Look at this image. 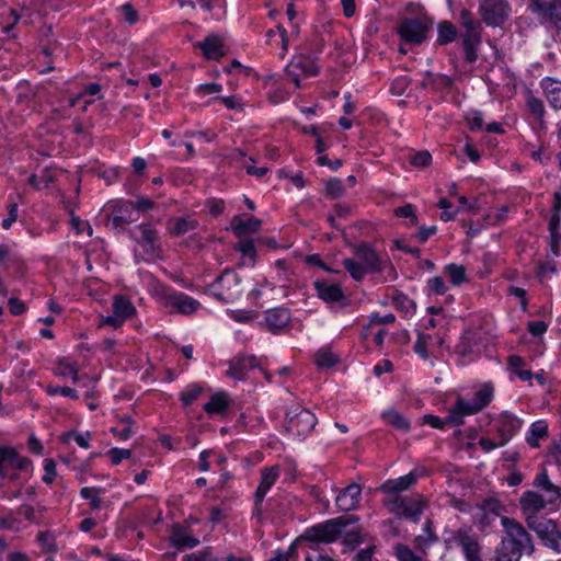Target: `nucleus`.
I'll list each match as a JSON object with an SVG mask.
<instances>
[{
  "label": "nucleus",
  "instance_id": "obj_1",
  "mask_svg": "<svg viewBox=\"0 0 561 561\" xmlns=\"http://www.w3.org/2000/svg\"><path fill=\"white\" fill-rule=\"evenodd\" d=\"M504 536L495 547L493 561H520L523 554H533L535 546L530 534L514 518L503 516Z\"/></svg>",
  "mask_w": 561,
  "mask_h": 561
},
{
  "label": "nucleus",
  "instance_id": "obj_2",
  "mask_svg": "<svg viewBox=\"0 0 561 561\" xmlns=\"http://www.w3.org/2000/svg\"><path fill=\"white\" fill-rule=\"evenodd\" d=\"M380 255L367 243L362 242L354 249V257L343 260V266L351 277L359 282L367 274L380 273L383 268Z\"/></svg>",
  "mask_w": 561,
  "mask_h": 561
},
{
  "label": "nucleus",
  "instance_id": "obj_3",
  "mask_svg": "<svg viewBox=\"0 0 561 561\" xmlns=\"http://www.w3.org/2000/svg\"><path fill=\"white\" fill-rule=\"evenodd\" d=\"M319 72V68L314 60L307 55L295 56L285 68V78L293 84V89L277 88L275 89L270 99L274 103H280L289 99L293 90L300 88V77H313Z\"/></svg>",
  "mask_w": 561,
  "mask_h": 561
},
{
  "label": "nucleus",
  "instance_id": "obj_4",
  "mask_svg": "<svg viewBox=\"0 0 561 561\" xmlns=\"http://www.w3.org/2000/svg\"><path fill=\"white\" fill-rule=\"evenodd\" d=\"M435 20L419 2L407 3L399 16V35H426L433 31Z\"/></svg>",
  "mask_w": 561,
  "mask_h": 561
},
{
  "label": "nucleus",
  "instance_id": "obj_5",
  "mask_svg": "<svg viewBox=\"0 0 561 561\" xmlns=\"http://www.w3.org/2000/svg\"><path fill=\"white\" fill-rule=\"evenodd\" d=\"M444 546L447 550L460 548L466 561H483L479 538L471 527L445 530Z\"/></svg>",
  "mask_w": 561,
  "mask_h": 561
},
{
  "label": "nucleus",
  "instance_id": "obj_6",
  "mask_svg": "<svg viewBox=\"0 0 561 561\" xmlns=\"http://www.w3.org/2000/svg\"><path fill=\"white\" fill-rule=\"evenodd\" d=\"M382 503L389 513L413 523L420 522L427 507V501L422 494L383 497Z\"/></svg>",
  "mask_w": 561,
  "mask_h": 561
},
{
  "label": "nucleus",
  "instance_id": "obj_7",
  "mask_svg": "<svg viewBox=\"0 0 561 561\" xmlns=\"http://www.w3.org/2000/svg\"><path fill=\"white\" fill-rule=\"evenodd\" d=\"M207 293L221 302H233L242 295L241 278L236 272L226 270L208 285Z\"/></svg>",
  "mask_w": 561,
  "mask_h": 561
},
{
  "label": "nucleus",
  "instance_id": "obj_8",
  "mask_svg": "<svg viewBox=\"0 0 561 561\" xmlns=\"http://www.w3.org/2000/svg\"><path fill=\"white\" fill-rule=\"evenodd\" d=\"M527 526L536 533L546 547L556 553L561 552V527L556 520L546 517H530Z\"/></svg>",
  "mask_w": 561,
  "mask_h": 561
},
{
  "label": "nucleus",
  "instance_id": "obj_9",
  "mask_svg": "<svg viewBox=\"0 0 561 561\" xmlns=\"http://www.w3.org/2000/svg\"><path fill=\"white\" fill-rule=\"evenodd\" d=\"M347 525L346 517H337L308 528L305 538L312 542L330 543L335 541Z\"/></svg>",
  "mask_w": 561,
  "mask_h": 561
},
{
  "label": "nucleus",
  "instance_id": "obj_10",
  "mask_svg": "<svg viewBox=\"0 0 561 561\" xmlns=\"http://www.w3.org/2000/svg\"><path fill=\"white\" fill-rule=\"evenodd\" d=\"M286 417V431L299 439L306 438L317 424L316 415L307 409L291 410Z\"/></svg>",
  "mask_w": 561,
  "mask_h": 561
},
{
  "label": "nucleus",
  "instance_id": "obj_11",
  "mask_svg": "<svg viewBox=\"0 0 561 561\" xmlns=\"http://www.w3.org/2000/svg\"><path fill=\"white\" fill-rule=\"evenodd\" d=\"M130 238L141 248L145 260L154 259L159 251V238L156 229L148 224H140L135 226L129 231Z\"/></svg>",
  "mask_w": 561,
  "mask_h": 561
},
{
  "label": "nucleus",
  "instance_id": "obj_12",
  "mask_svg": "<svg viewBox=\"0 0 561 561\" xmlns=\"http://www.w3.org/2000/svg\"><path fill=\"white\" fill-rule=\"evenodd\" d=\"M31 461L21 457L18 451L8 446H0V477L9 480L18 479V470H26Z\"/></svg>",
  "mask_w": 561,
  "mask_h": 561
},
{
  "label": "nucleus",
  "instance_id": "obj_13",
  "mask_svg": "<svg viewBox=\"0 0 561 561\" xmlns=\"http://www.w3.org/2000/svg\"><path fill=\"white\" fill-rule=\"evenodd\" d=\"M479 11L488 25L500 26L511 15L507 0H479Z\"/></svg>",
  "mask_w": 561,
  "mask_h": 561
},
{
  "label": "nucleus",
  "instance_id": "obj_14",
  "mask_svg": "<svg viewBox=\"0 0 561 561\" xmlns=\"http://www.w3.org/2000/svg\"><path fill=\"white\" fill-rule=\"evenodd\" d=\"M530 7L543 22L561 30V0H530Z\"/></svg>",
  "mask_w": 561,
  "mask_h": 561
},
{
  "label": "nucleus",
  "instance_id": "obj_15",
  "mask_svg": "<svg viewBox=\"0 0 561 561\" xmlns=\"http://www.w3.org/2000/svg\"><path fill=\"white\" fill-rule=\"evenodd\" d=\"M313 285L318 297L327 304H337L340 307L348 306L350 300L339 284L318 279Z\"/></svg>",
  "mask_w": 561,
  "mask_h": 561
},
{
  "label": "nucleus",
  "instance_id": "obj_16",
  "mask_svg": "<svg viewBox=\"0 0 561 561\" xmlns=\"http://www.w3.org/2000/svg\"><path fill=\"white\" fill-rule=\"evenodd\" d=\"M547 506H551L542 494L536 491H526L519 499V507L524 514L525 522L528 525V518L540 517L539 512L543 511Z\"/></svg>",
  "mask_w": 561,
  "mask_h": 561
},
{
  "label": "nucleus",
  "instance_id": "obj_17",
  "mask_svg": "<svg viewBox=\"0 0 561 561\" xmlns=\"http://www.w3.org/2000/svg\"><path fill=\"white\" fill-rule=\"evenodd\" d=\"M494 425L501 438L500 445H505L520 430L522 421L510 412H502L495 420Z\"/></svg>",
  "mask_w": 561,
  "mask_h": 561
},
{
  "label": "nucleus",
  "instance_id": "obj_18",
  "mask_svg": "<svg viewBox=\"0 0 561 561\" xmlns=\"http://www.w3.org/2000/svg\"><path fill=\"white\" fill-rule=\"evenodd\" d=\"M533 486L543 493V497L551 506H558L561 500V488L550 480L547 469L543 468L536 474Z\"/></svg>",
  "mask_w": 561,
  "mask_h": 561
},
{
  "label": "nucleus",
  "instance_id": "obj_19",
  "mask_svg": "<svg viewBox=\"0 0 561 561\" xmlns=\"http://www.w3.org/2000/svg\"><path fill=\"white\" fill-rule=\"evenodd\" d=\"M478 524L480 528L484 529L490 527L501 515L503 505L497 499L488 497L478 504Z\"/></svg>",
  "mask_w": 561,
  "mask_h": 561
},
{
  "label": "nucleus",
  "instance_id": "obj_20",
  "mask_svg": "<svg viewBox=\"0 0 561 561\" xmlns=\"http://www.w3.org/2000/svg\"><path fill=\"white\" fill-rule=\"evenodd\" d=\"M165 302L168 307L185 316L194 313L201 306L196 299L181 291L169 293Z\"/></svg>",
  "mask_w": 561,
  "mask_h": 561
},
{
  "label": "nucleus",
  "instance_id": "obj_21",
  "mask_svg": "<svg viewBox=\"0 0 561 561\" xmlns=\"http://www.w3.org/2000/svg\"><path fill=\"white\" fill-rule=\"evenodd\" d=\"M360 496V485L357 483H351L337 493L335 504L341 512H350L358 507Z\"/></svg>",
  "mask_w": 561,
  "mask_h": 561
},
{
  "label": "nucleus",
  "instance_id": "obj_22",
  "mask_svg": "<svg viewBox=\"0 0 561 561\" xmlns=\"http://www.w3.org/2000/svg\"><path fill=\"white\" fill-rule=\"evenodd\" d=\"M279 477L278 467H270L264 468L261 472V481L255 491L254 500H255V511L257 514L261 512V506L264 501L265 495L271 490V488L275 484Z\"/></svg>",
  "mask_w": 561,
  "mask_h": 561
},
{
  "label": "nucleus",
  "instance_id": "obj_23",
  "mask_svg": "<svg viewBox=\"0 0 561 561\" xmlns=\"http://www.w3.org/2000/svg\"><path fill=\"white\" fill-rule=\"evenodd\" d=\"M416 480V476L413 472H410L397 479L386 480L380 485V491L385 494V497L402 496V492L412 486Z\"/></svg>",
  "mask_w": 561,
  "mask_h": 561
},
{
  "label": "nucleus",
  "instance_id": "obj_24",
  "mask_svg": "<svg viewBox=\"0 0 561 561\" xmlns=\"http://www.w3.org/2000/svg\"><path fill=\"white\" fill-rule=\"evenodd\" d=\"M479 412V409L471 400L459 397L454 407L449 410L447 421L451 422L454 426H459L463 423L465 416L473 415Z\"/></svg>",
  "mask_w": 561,
  "mask_h": 561
},
{
  "label": "nucleus",
  "instance_id": "obj_25",
  "mask_svg": "<svg viewBox=\"0 0 561 561\" xmlns=\"http://www.w3.org/2000/svg\"><path fill=\"white\" fill-rule=\"evenodd\" d=\"M202 50L203 56L209 60H219L228 51L222 37H205L204 41L194 44Z\"/></svg>",
  "mask_w": 561,
  "mask_h": 561
},
{
  "label": "nucleus",
  "instance_id": "obj_26",
  "mask_svg": "<svg viewBox=\"0 0 561 561\" xmlns=\"http://www.w3.org/2000/svg\"><path fill=\"white\" fill-rule=\"evenodd\" d=\"M256 367H259V360L255 356H237L230 360L227 375L234 379L242 380L245 378L249 370Z\"/></svg>",
  "mask_w": 561,
  "mask_h": 561
},
{
  "label": "nucleus",
  "instance_id": "obj_27",
  "mask_svg": "<svg viewBox=\"0 0 561 561\" xmlns=\"http://www.w3.org/2000/svg\"><path fill=\"white\" fill-rule=\"evenodd\" d=\"M290 319V311L283 307L267 310L264 317L267 329L273 333H278L287 328Z\"/></svg>",
  "mask_w": 561,
  "mask_h": 561
},
{
  "label": "nucleus",
  "instance_id": "obj_28",
  "mask_svg": "<svg viewBox=\"0 0 561 561\" xmlns=\"http://www.w3.org/2000/svg\"><path fill=\"white\" fill-rule=\"evenodd\" d=\"M540 85L549 105L556 111H561V81L546 77L540 81Z\"/></svg>",
  "mask_w": 561,
  "mask_h": 561
},
{
  "label": "nucleus",
  "instance_id": "obj_29",
  "mask_svg": "<svg viewBox=\"0 0 561 561\" xmlns=\"http://www.w3.org/2000/svg\"><path fill=\"white\" fill-rule=\"evenodd\" d=\"M198 227V221L191 217H175L168 220L167 229L172 237H181Z\"/></svg>",
  "mask_w": 561,
  "mask_h": 561
},
{
  "label": "nucleus",
  "instance_id": "obj_30",
  "mask_svg": "<svg viewBox=\"0 0 561 561\" xmlns=\"http://www.w3.org/2000/svg\"><path fill=\"white\" fill-rule=\"evenodd\" d=\"M423 534L417 535L413 545L416 551L421 552L423 556L427 554L430 547L438 541V536L435 534L433 529V522L427 519L423 525Z\"/></svg>",
  "mask_w": 561,
  "mask_h": 561
},
{
  "label": "nucleus",
  "instance_id": "obj_31",
  "mask_svg": "<svg viewBox=\"0 0 561 561\" xmlns=\"http://www.w3.org/2000/svg\"><path fill=\"white\" fill-rule=\"evenodd\" d=\"M170 542L176 549L183 550L186 548L197 547L199 545V539L191 536L184 527L176 525L172 529Z\"/></svg>",
  "mask_w": 561,
  "mask_h": 561
},
{
  "label": "nucleus",
  "instance_id": "obj_32",
  "mask_svg": "<svg viewBox=\"0 0 561 561\" xmlns=\"http://www.w3.org/2000/svg\"><path fill=\"white\" fill-rule=\"evenodd\" d=\"M262 221L256 217L243 219L240 215H236L231 220V228L233 233L241 238L250 232H257L261 228Z\"/></svg>",
  "mask_w": 561,
  "mask_h": 561
},
{
  "label": "nucleus",
  "instance_id": "obj_33",
  "mask_svg": "<svg viewBox=\"0 0 561 561\" xmlns=\"http://www.w3.org/2000/svg\"><path fill=\"white\" fill-rule=\"evenodd\" d=\"M55 375L62 378L69 376L71 377L72 382H82V386H87V381H90L88 375H79L78 367L66 359H59L57 362Z\"/></svg>",
  "mask_w": 561,
  "mask_h": 561
},
{
  "label": "nucleus",
  "instance_id": "obj_34",
  "mask_svg": "<svg viewBox=\"0 0 561 561\" xmlns=\"http://www.w3.org/2000/svg\"><path fill=\"white\" fill-rule=\"evenodd\" d=\"M525 104L530 115L540 124V126H543V118L546 115L543 101L536 96L530 90H527L525 92Z\"/></svg>",
  "mask_w": 561,
  "mask_h": 561
},
{
  "label": "nucleus",
  "instance_id": "obj_35",
  "mask_svg": "<svg viewBox=\"0 0 561 561\" xmlns=\"http://www.w3.org/2000/svg\"><path fill=\"white\" fill-rule=\"evenodd\" d=\"M494 398V386L492 382L482 383L472 394L470 399L481 412L486 408Z\"/></svg>",
  "mask_w": 561,
  "mask_h": 561
},
{
  "label": "nucleus",
  "instance_id": "obj_36",
  "mask_svg": "<svg viewBox=\"0 0 561 561\" xmlns=\"http://www.w3.org/2000/svg\"><path fill=\"white\" fill-rule=\"evenodd\" d=\"M230 405L228 394L226 392H217L213 394L207 403L204 404V411L211 414H222Z\"/></svg>",
  "mask_w": 561,
  "mask_h": 561
},
{
  "label": "nucleus",
  "instance_id": "obj_37",
  "mask_svg": "<svg viewBox=\"0 0 561 561\" xmlns=\"http://www.w3.org/2000/svg\"><path fill=\"white\" fill-rule=\"evenodd\" d=\"M112 311L126 321L136 313V308L127 297L116 295L113 299Z\"/></svg>",
  "mask_w": 561,
  "mask_h": 561
},
{
  "label": "nucleus",
  "instance_id": "obj_38",
  "mask_svg": "<svg viewBox=\"0 0 561 561\" xmlns=\"http://www.w3.org/2000/svg\"><path fill=\"white\" fill-rule=\"evenodd\" d=\"M548 436V425L545 421H537L530 425L526 436L527 444L533 448H538L541 439Z\"/></svg>",
  "mask_w": 561,
  "mask_h": 561
},
{
  "label": "nucleus",
  "instance_id": "obj_39",
  "mask_svg": "<svg viewBox=\"0 0 561 561\" xmlns=\"http://www.w3.org/2000/svg\"><path fill=\"white\" fill-rule=\"evenodd\" d=\"M508 369L515 374L523 381H530L533 373L529 369H525V360L518 355H511L507 359Z\"/></svg>",
  "mask_w": 561,
  "mask_h": 561
},
{
  "label": "nucleus",
  "instance_id": "obj_40",
  "mask_svg": "<svg viewBox=\"0 0 561 561\" xmlns=\"http://www.w3.org/2000/svg\"><path fill=\"white\" fill-rule=\"evenodd\" d=\"M134 215L135 214L130 213V210L123 209V202H119L115 207L113 217L111 218V225L115 229H122L124 226L137 220Z\"/></svg>",
  "mask_w": 561,
  "mask_h": 561
},
{
  "label": "nucleus",
  "instance_id": "obj_41",
  "mask_svg": "<svg viewBox=\"0 0 561 561\" xmlns=\"http://www.w3.org/2000/svg\"><path fill=\"white\" fill-rule=\"evenodd\" d=\"M381 417L387 424H390L394 428L403 432H408L410 430V422L396 410L385 411L381 414Z\"/></svg>",
  "mask_w": 561,
  "mask_h": 561
},
{
  "label": "nucleus",
  "instance_id": "obj_42",
  "mask_svg": "<svg viewBox=\"0 0 561 561\" xmlns=\"http://www.w3.org/2000/svg\"><path fill=\"white\" fill-rule=\"evenodd\" d=\"M339 362V357L329 347H322L314 354V363L319 368H331Z\"/></svg>",
  "mask_w": 561,
  "mask_h": 561
},
{
  "label": "nucleus",
  "instance_id": "obj_43",
  "mask_svg": "<svg viewBox=\"0 0 561 561\" xmlns=\"http://www.w3.org/2000/svg\"><path fill=\"white\" fill-rule=\"evenodd\" d=\"M154 203L146 197V196H138L136 201H124L123 202V209L130 210V213L136 211H147L151 210L153 208Z\"/></svg>",
  "mask_w": 561,
  "mask_h": 561
},
{
  "label": "nucleus",
  "instance_id": "obj_44",
  "mask_svg": "<svg viewBox=\"0 0 561 561\" xmlns=\"http://www.w3.org/2000/svg\"><path fill=\"white\" fill-rule=\"evenodd\" d=\"M392 302L394 308L403 312L405 316L413 314L416 308L415 302L403 293H398L397 295H394Z\"/></svg>",
  "mask_w": 561,
  "mask_h": 561
},
{
  "label": "nucleus",
  "instance_id": "obj_45",
  "mask_svg": "<svg viewBox=\"0 0 561 561\" xmlns=\"http://www.w3.org/2000/svg\"><path fill=\"white\" fill-rule=\"evenodd\" d=\"M480 45V37H462V51L468 62H474L478 58L477 48Z\"/></svg>",
  "mask_w": 561,
  "mask_h": 561
},
{
  "label": "nucleus",
  "instance_id": "obj_46",
  "mask_svg": "<svg viewBox=\"0 0 561 561\" xmlns=\"http://www.w3.org/2000/svg\"><path fill=\"white\" fill-rule=\"evenodd\" d=\"M393 556L398 561H425L423 557L417 556L409 546L403 543L393 546Z\"/></svg>",
  "mask_w": 561,
  "mask_h": 561
},
{
  "label": "nucleus",
  "instance_id": "obj_47",
  "mask_svg": "<svg viewBox=\"0 0 561 561\" xmlns=\"http://www.w3.org/2000/svg\"><path fill=\"white\" fill-rule=\"evenodd\" d=\"M557 272V264L553 260L550 259L538 262L536 267V275L540 282L549 279Z\"/></svg>",
  "mask_w": 561,
  "mask_h": 561
},
{
  "label": "nucleus",
  "instance_id": "obj_48",
  "mask_svg": "<svg viewBox=\"0 0 561 561\" xmlns=\"http://www.w3.org/2000/svg\"><path fill=\"white\" fill-rule=\"evenodd\" d=\"M101 492L100 488L84 486L81 489L80 495L90 501V508L92 511H98L102 505V500L99 496Z\"/></svg>",
  "mask_w": 561,
  "mask_h": 561
},
{
  "label": "nucleus",
  "instance_id": "obj_49",
  "mask_svg": "<svg viewBox=\"0 0 561 561\" xmlns=\"http://www.w3.org/2000/svg\"><path fill=\"white\" fill-rule=\"evenodd\" d=\"M203 388L196 383L190 385L180 393V400L184 407L192 405L202 394Z\"/></svg>",
  "mask_w": 561,
  "mask_h": 561
},
{
  "label": "nucleus",
  "instance_id": "obj_50",
  "mask_svg": "<svg viewBox=\"0 0 561 561\" xmlns=\"http://www.w3.org/2000/svg\"><path fill=\"white\" fill-rule=\"evenodd\" d=\"M445 273L449 277L451 284L460 285L466 282V270L462 265L448 264L445 267Z\"/></svg>",
  "mask_w": 561,
  "mask_h": 561
},
{
  "label": "nucleus",
  "instance_id": "obj_51",
  "mask_svg": "<svg viewBox=\"0 0 561 561\" xmlns=\"http://www.w3.org/2000/svg\"><path fill=\"white\" fill-rule=\"evenodd\" d=\"M459 22L466 28L468 35H474L476 28L479 26V22L474 19L470 11L461 10Z\"/></svg>",
  "mask_w": 561,
  "mask_h": 561
},
{
  "label": "nucleus",
  "instance_id": "obj_52",
  "mask_svg": "<svg viewBox=\"0 0 561 561\" xmlns=\"http://www.w3.org/2000/svg\"><path fill=\"white\" fill-rule=\"evenodd\" d=\"M46 393L49 396L61 394L64 397L72 399V400L79 399L78 391L75 388H70V387H60V386L49 385L46 387Z\"/></svg>",
  "mask_w": 561,
  "mask_h": 561
},
{
  "label": "nucleus",
  "instance_id": "obj_53",
  "mask_svg": "<svg viewBox=\"0 0 561 561\" xmlns=\"http://www.w3.org/2000/svg\"><path fill=\"white\" fill-rule=\"evenodd\" d=\"M426 37H400L398 50L401 55H407L413 47L422 45Z\"/></svg>",
  "mask_w": 561,
  "mask_h": 561
},
{
  "label": "nucleus",
  "instance_id": "obj_54",
  "mask_svg": "<svg viewBox=\"0 0 561 561\" xmlns=\"http://www.w3.org/2000/svg\"><path fill=\"white\" fill-rule=\"evenodd\" d=\"M325 194L330 198H339L344 194V186L340 179H331L327 182Z\"/></svg>",
  "mask_w": 561,
  "mask_h": 561
},
{
  "label": "nucleus",
  "instance_id": "obj_55",
  "mask_svg": "<svg viewBox=\"0 0 561 561\" xmlns=\"http://www.w3.org/2000/svg\"><path fill=\"white\" fill-rule=\"evenodd\" d=\"M465 119L472 131L481 130L484 126L483 114L480 111H470L466 114Z\"/></svg>",
  "mask_w": 561,
  "mask_h": 561
},
{
  "label": "nucleus",
  "instance_id": "obj_56",
  "mask_svg": "<svg viewBox=\"0 0 561 561\" xmlns=\"http://www.w3.org/2000/svg\"><path fill=\"white\" fill-rule=\"evenodd\" d=\"M409 161L414 167L425 168L432 162V156L426 150L417 151L410 156Z\"/></svg>",
  "mask_w": 561,
  "mask_h": 561
},
{
  "label": "nucleus",
  "instance_id": "obj_57",
  "mask_svg": "<svg viewBox=\"0 0 561 561\" xmlns=\"http://www.w3.org/2000/svg\"><path fill=\"white\" fill-rule=\"evenodd\" d=\"M121 18L126 23L133 25L138 21V12L131 3L127 2L119 7Z\"/></svg>",
  "mask_w": 561,
  "mask_h": 561
},
{
  "label": "nucleus",
  "instance_id": "obj_58",
  "mask_svg": "<svg viewBox=\"0 0 561 561\" xmlns=\"http://www.w3.org/2000/svg\"><path fill=\"white\" fill-rule=\"evenodd\" d=\"M394 215L400 218H409L411 226H416L419 224V219L414 211V206L411 204H405L396 208Z\"/></svg>",
  "mask_w": 561,
  "mask_h": 561
},
{
  "label": "nucleus",
  "instance_id": "obj_59",
  "mask_svg": "<svg viewBox=\"0 0 561 561\" xmlns=\"http://www.w3.org/2000/svg\"><path fill=\"white\" fill-rule=\"evenodd\" d=\"M455 353L462 358L470 356L473 353V344L471 340L467 336H462L455 346Z\"/></svg>",
  "mask_w": 561,
  "mask_h": 561
},
{
  "label": "nucleus",
  "instance_id": "obj_60",
  "mask_svg": "<svg viewBox=\"0 0 561 561\" xmlns=\"http://www.w3.org/2000/svg\"><path fill=\"white\" fill-rule=\"evenodd\" d=\"M431 339V335L420 333L417 335V340L414 343V352L424 359L428 358L427 343Z\"/></svg>",
  "mask_w": 561,
  "mask_h": 561
},
{
  "label": "nucleus",
  "instance_id": "obj_61",
  "mask_svg": "<svg viewBox=\"0 0 561 561\" xmlns=\"http://www.w3.org/2000/svg\"><path fill=\"white\" fill-rule=\"evenodd\" d=\"M44 476L42 478L43 482L46 484L53 483L56 478V463L53 459L47 458L44 460Z\"/></svg>",
  "mask_w": 561,
  "mask_h": 561
},
{
  "label": "nucleus",
  "instance_id": "obj_62",
  "mask_svg": "<svg viewBox=\"0 0 561 561\" xmlns=\"http://www.w3.org/2000/svg\"><path fill=\"white\" fill-rule=\"evenodd\" d=\"M427 288L432 294L444 295L448 287L442 277L436 276L428 279Z\"/></svg>",
  "mask_w": 561,
  "mask_h": 561
},
{
  "label": "nucleus",
  "instance_id": "obj_63",
  "mask_svg": "<svg viewBox=\"0 0 561 561\" xmlns=\"http://www.w3.org/2000/svg\"><path fill=\"white\" fill-rule=\"evenodd\" d=\"M107 456L113 465H118L122 460L130 458L131 451L124 448H112L107 451Z\"/></svg>",
  "mask_w": 561,
  "mask_h": 561
},
{
  "label": "nucleus",
  "instance_id": "obj_64",
  "mask_svg": "<svg viewBox=\"0 0 561 561\" xmlns=\"http://www.w3.org/2000/svg\"><path fill=\"white\" fill-rule=\"evenodd\" d=\"M183 561H220L214 557L208 549L186 554L183 557Z\"/></svg>",
  "mask_w": 561,
  "mask_h": 561
}]
</instances>
